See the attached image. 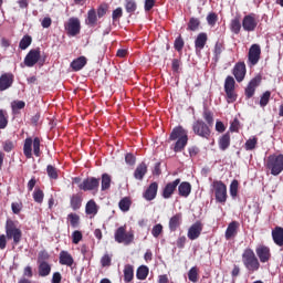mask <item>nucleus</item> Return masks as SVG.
Listing matches in <instances>:
<instances>
[{"instance_id":"nucleus-40","label":"nucleus","mask_w":283,"mask_h":283,"mask_svg":"<svg viewBox=\"0 0 283 283\" xmlns=\"http://www.w3.org/2000/svg\"><path fill=\"white\" fill-rule=\"evenodd\" d=\"M97 17H96V10L91 9L87 12V19H86V24L87 25H96Z\"/></svg>"},{"instance_id":"nucleus-56","label":"nucleus","mask_w":283,"mask_h":283,"mask_svg":"<svg viewBox=\"0 0 283 283\" xmlns=\"http://www.w3.org/2000/svg\"><path fill=\"white\" fill-rule=\"evenodd\" d=\"M123 17V8L118 7L116 8L112 13L113 21H118Z\"/></svg>"},{"instance_id":"nucleus-35","label":"nucleus","mask_w":283,"mask_h":283,"mask_svg":"<svg viewBox=\"0 0 283 283\" xmlns=\"http://www.w3.org/2000/svg\"><path fill=\"white\" fill-rule=\"evenodd\" d=\"M82 202H83V198L80 195H73L71 197V207L73 211L81 209Z\"/></svg>"},{"instance_id":"nucleus-3","label":"nucleus","mask_w":283,"mask_h":283,"mask_svg":"<svg viewBox=\"0 0 283 283\" xmlns=\"http://www.w3.org/2000/svg\"><path fill=\"white\" fill-rule=\"evenodd\" d=\"M266 169L272 176H280L283 171V155H270L266 160Z\"/></svg>"},{"instance_id":"nucleus-58","label":"nucleus","mask_w":283,"mask_h":283,"mask_svg":"<svg viewBox=\"0 0 283 283\" xmlns=\"http://www.w3.org/2000/svg\"><path fill=\"white\" fill-rule=\"evenodd\" d=\"M218 21V15L216 13H209L207 17V22L209 25H216V22Z\"/></svg>"},{"instance_id":"nucleus-30","label":"nucleus","mask_w":283,"mask_h":283,"mask_svg":"<svg viewBox=\"0 0 283 283\" xmlns=\"http://www.w3.org/2000/svg\"><path fill=\"white\" fill-rule=\"evenodd\" d=\"M230 145H231V135L227 133L223 136H221L219 139V149H221V151H227Z\"/></svg>"},{"instance_id":"nucleus-24","label":"nucleus","mask_w":283,"mask_h":283,"mask_svg":"<svg viewBox=\"0 0 283 283\" xmlns=\"http://www.w3.org/2000/svg\"><path fill=\"white\" fill-rule=\"evenodd\" d=\"M239 227L240 223H238V221L230 222L226 230V240H231V238H235V235H238Z\"/></svg>"},{"instance_id":"nucleus-29","label":"nucleus","mask_w":283,"mask_h":283,"mask_svg":"<svg viewBox=\"0 0 283 283\" xmlns=\"http://www.w3.org/2000/svg\"><path fill=\"white\" fill-rule=\"evenodd\" d=\"M85 65H87V59H85V56H80L71 63V67L75 72L83 70V67H85Z\"/></svg>"},{"instance_id":"nucleus-26","label":"nucleus","mask_w":283,"mask_h":283,"mask_svg":"<svg viewBox=\"0 0 283 283\" xmlns=\"http://www.w3.org/2000/svg\"><path fill=\"white\" fill-rule=\"evenodd\" d=\"M38 271H39L40 277H48V275L52 271V266L50 265V263L45 261H41L39 264Z\"/></svg>"},{"instance_id":"nucleus-49","label":"nucleus","mask_w":283,"mask_h":283,"mask_svg":"<svg viewBox=\"0 0 283 283\" xmlns=\"http://www.w3.org/2000/svg\"><path fill=\"white\" fill-rule=\"evenodd\" d=\"M8 127V117L3 109H0V129H6Z\"/></svg>"},{"instance_id":"nucleus-7","label":"nucleus","mask_w":283,"mask_h":283,"mask_svg":"<svg viewBox=\"0 0 283 283\" xmlns=\"http://www.w3.org/2000/svg\"><path fill=\"white\" fill-rule=\"evenodd\" d=\"M224 92L228 96V103H233L238 98V95H235V80L233 76H227Z\"/></svg>"},{"instance_id":"nucleus-61","label":"nucleus","mask_w":283,"mask_h":283,"mask_svg":"<svg viewBox=\"0 0 283 283\" xmlns=\"http://www.w3.org/2000/svg\"><path fill=\"white\" fill-rule=\"evenodd\" d=\"M187 243V237L181 235L177 239L178 249H185V244Z\"/></svg>"},{"instance_id":"nucleus-18","label":"nucleus","mask_w":283,"mask_h":283,"mask_svg":"<svg viewBox=\"0 0 283 283\" xmlns=\"http://www.w3.org/2000/svg\"><path fill=\"white\" fill-rule=\"evenodd\" d=\"M207 41H209V36L207 35V33L201 32L197 35L195 40V50L197 54H200V52L205 50V45H207Z\"/></svg>"},{"instance_id":"nucleus-17","label":"nucleus","mask_w":283,"mask_h":283,"mask_svg":"<svg viewBox=\"0 0 283 283\" xmlns=\"http://www.w3.org/2000/svg\"><path fill=\"white\" fill-rule=\"evenodd\" d=\"M200 233H202V223L197 221L188 229L187 235L189 240H198L200 238Z\"/></svg>"},{"instance_id":"nucleus-51","label":"nucleus","mask_w":283,"mask_h":283,"mask_svg":"<svg viewBox=\"0 0 283 283\" xmlns=\"http://www.w3.org/2000/svg\"><path fill=\"white\" fill-rule=\"evenodd\" d=\"M203 118L208 125H213V113H211V111L205 109Z\"/></svg>"},{"instance_id":"nucleus-45","label":"nucleus","mask_w":283,"mask_h":283,"mask_svg":"<svg viewBox=\"0 0 283 283\" xmlns=\"http://www.w3.org/2000/svg\"><path fill=\"white\" fill-rule=\"evenodd\" d=\"M13 114H17L19 109H23L25 107V102L23 101H14L11 103Z\"/></svg>"},{"instance_id":"nucleus-8","label":"nucleus","mask_w":283,"mask_h":283,"mask_svg":"<svg viewBox=\"0 0 283 283\" xmlns=\"http://www.w3.org/2000/svg\"><path fill=\"white\" fill-rule=\"evenodd\" d=\"M192 129L193 133L201 138H209V136H211V129H209V126L202 120L195 122Z\"/></svg>"},{"instance_id":"nucleus-27","label":"nucleus","mask_w":283,"mask_h":283,"mask_svg":"<svg viewBox=\"0 0 283 283\" xmlns=\"http://www.w3.org/2000/svg\"><path fill=\"white\" fill-rule=\"evenodd\" d=\"M147 174V164L142 163L137 166L134 172V178L136 180H143L145 178V175Z\"/></svg>"},{"instance_id":"nucleus-37","label":"nucleus","mask_w":283,"mask_h":283,"mask_svg":"<svg viewBox=\"0 0 283 283\" xmlns=\"http://www.w3.org/2000/svg\"><path fill=\"white\" fill-rule=\"evenodd\" d=\"M231 32L234 34H240V30H242V23H240V18H234L230 23Z\"/></svg>"},{"instance_id":"nucleus-16","label":"nucleus","mask_w":283,"mask_h":283,"mask_svg":"<svg viewBox=\"0 0 283 283\" xmlns=\"http://www.w3.org/2000/svg\"><path fill=\"white\" fill-rule=\"evenodd\" d=\"M233 76L238 83H242L244 81V76H247V64H244V62H239L234 65Z\"/></svg>"},{"instance_id":"nucleus-52","label":"nucleus","mask_w":283,"mask_h":283,"mask_svg":"<svg viewBox=\"0 0 283 283\" xmlns=\"http://www.w3.org/2000/svg\"><path fill=\"white\" fill-rule=\"evenodd\" d=\"M81 240H83V233H81V231H78V230H75L72 233L73 244H78V242H81Z\"/></svg>"},{"instance_id":"nucleus-57","label":"nucleus","mask_w":283,"mask_h":283,"mask_svg":"<svg viewBox=\"0 0 283 283\" xmlns=\"http://www.w3.org/2000/svg\"><path fill=\"white\" fill-rule=\"evenodd\" d=\"M184 48H185V41L182 40L181 36L177 38L175 40V50H177V52H180Z\"/></svg>"},{"instance_id":"nucleus-4","label":"nucleus","mask_w":283,"mask_h":283,"mask_svg":"<svg viewBox=\"0 0 283 283\" xmlns=\"http://www.w3.org/2000/svg\"><path fill=\"white\" fill-rule=\"evenodd\" d=\"M211 187L214 192L216 202H219V205H224L227 202V185L222 182L221 180H214L211 184Z\"/></svg>"},{"instance_id":"nucleus-6","label":"nucleus","mask_w":283,"mask_h":283,"mask_svg":"<svg viewBox=\"0 0 283 283\" xmlns=\"http://www.w3.org/2000/svg\"><path fill=\"white\" fill-rule=\"evenodd\" d=\"M6 233L8 240H13L14 244H19L21 242L22 232L21 229L17 228L13 222H7Z\"/></svg>"},{"instance_id":"nucleus-1","label":"nucleus","mask_w":283,"mask_h":283,"mask_svg":"<svg viewBox=\"0 0 283 283\" xmlns=\"http://www.w3.org/2000/svg\"><path fill=\"white\" fill-rule=\"evenodd\" d=\"M242 262L249 273L260 271V260L251 248H247L242 253Z\"/></svg>"},{"instance_id":"nucleus-55","label":"nucleus","mask_w":283,"mask_h":283,"mask_svg":"<svg viewBox=\"0 0 283 283\" xmlns=\"http://www.w3.org/2000/svg\"><path fill=\"white\" fill-rule=\"evenodd\" d=\"M69 220H70V223H71L72 227H78V220H80L78 214L70 213L69 214Z\"/></svg>"},{"instance_id":"nucleus-44","label":"nucleus","mask_w":283,"mask_h":283,"mask_svg":"<svg viewBox=\"0 0 283 283\" xmlns=\"http://www.w3.org/2000/svg\"><path fill=\"white\" fill-rule=\"evenodd\" d=\"M258 146V137H251L245 142V149L247 151H253Z\"/></svg>"},{"instance_id":"nucleus-13","label":"nucleus","mask_w":283,"mask_h":283,"mask_svg":"<svg viewBox=\"0 0 283 283\" xmlns=\"http://www.w3.org/2000/svg\"><path fill=\"white\" fill-rule=\"evenodd\" d=\"M255 253L262 264H266L271 260V249L266 245H258Z\"/></svg>"},{"instance_id":"nucleus-47","label":"nucleus","mask_w":283,"mask_h":283,"mask_svg":"<svg viewBox=\"0 0 283 283\" xmlns=\"http://www.w3.org/2000/svg\"><path fill=\"white\" fill-rule=\"evenodd\" d=\"M46 172H48L49 178H52L53 180H56V178H59V171L52 165H49L46 167Z\"/></svg>"},{"instance_id":"nucleus-41","label":"nucleus","mask_w":283,"mask_h":283,"mask_svg":"<svg viewBox=\"0 0 283 283\" xmlns=\"http://www.w3.org/2000/svg\"><path fill=\"white\" fill-rule=\"evenodd\" d=\"M32 45V36L30 35H24L19 44L20 50H28Z\"/></svg>"},{"instance_id":"nucleus-50","label":"nucleus","mask_w":283,"mask_h":283,"mask_svg":"<svg viewBox=\"0 0 283 283\" xmlns=\"http://www.w3.org/2000/svg\"><path fill=\"white\" fill-rule=\"evenodd\" d=\"M238 180H232V182L230 184V196L232 198H235L238 196Z\"/></svg>"},{"instance_id":"nucleus-48","label":"nucleus","mask_w":283,"mask_h":283,"mask_svg":"<svg viewBox=\"0 0 283 283\" xmlns=\"http://www.w3.org/2000/svg\"><path fill=\"white\" fill-rule=\"evenodd\" d=\"M200 27V20L196 18H191L188 23V29L191 30V32H196V30Z\"/></svg>"},{"instance_id":"nucleus-36","label":"nucleus","mask_w":283,"mask_h":283,"mask_svg":"<svg viewBox=\"0 0 283 283\" xmlns=\"http://www.w3.org/2000/svg\"><path fill=\"white\" fill-rule=\"evenodd\" d=\"M149 275V268L147 265H142L137 269L136 277L137 280H147Z\"/></svg>"},{"instance_id":"nucleus-20","label":"nucleus","mask_w":283,"mask_h":283,"mask_svg":"<svg viewBox=\"0 0 283 283\" xmlns=\"http://www.w3.org/2000/svg\"><path fill=\"white\" fill-rule=\"evenodd\" d=\"M178 185H180V179H176L172 182H168L163 190V198H165L166 200H168V198H171V196H174V191H176Z\"/></svg>"},{"instance_id":"nucleus-31","label":"nucleus","mask_w":283,"mask_h":283,"mask_svg":"<svg viewBox=\"0 0 283 283\" xmlns=\"http://www.w3.org/2000/svg\"><path fill=\"white\" fill-rule=\"evenodd\" d=\"M184 136H187V130H185L182 126H178L172 129L170 134V140H178L180 138H184Z\"/></svg>"},{"instance_id":"nucleus-63","label":"nucleus","mask_w":283,"mask_h":283,"mask_svg":"<svg viewBox=\"0 0 283 283\" xmlns=\"http://www.w3.org/2000/svg\"><path fill=\"white\" fill-rule=\"evenodd\" d=\"M41 25H42V28H44V29L50 28V25H52V18L45 17L44 19H42Z\"/></svg>"},{"instance_id":"nucleus-19","label":"nucleus","mask_w":283,"mask_h":283,"mask_svg":"<svg viewBox=\"0 0 283 283\" xmlns=\"http://www.w3.org/2000/svg\"><path fill=\"white\" fill-rule=\"evenodd\" d=\"M156 196H158V184L157 182H151L146 191L144 192L143 197L145 198V200H147L148 202H150V200H155Z\"/></svg>"},{"instance_id":"nucleus-32","label":"nucleus","mask_w":283,"mask_h":283,"mask_svg":"<svg viewBox=\"0 0 283 283\" xmlns=\"http://www.w3.org/2000/svg\"><path fill=\"white\" fill-rule=\"evenodd\" d=\"M134 280V265L126 264L124 266V282L129 283Z\"/></svg>"},{"instance_id":"nucleus-14","label":"nucleus","mask_w":283,"mask_h":283,"mask_svg":"<svg viewBox=\"0 0 283 283\" xmlns=\"http://www.w3.org/2000/svg\"><path fill=\"white\" fill-rule=\"evenodd\" d=\"M39 59H41V51L31 50L24 57V65H27V67H34V65L39 63Z\"/></svg>"},{"instance_id":"nucleus-9","label":"nucleus","mask_w":283,"mask_h":283,"mask_svg":"<svg viewBox=\"0 0 283 283\" xmlns=\"http://www.w3.org/2000/svg\"><path fill=\"white\" fill-rule=\"evenodd\" d=\"M64 28L69 36H76V34L81 33V20L78 18H71Z\"/></svg>"},{"instance_id":"nucleus-59","label":"nucleus","mask_w":283,"mask_h":283,"mask_svg":"<svg viewBox=\"0 0 283 283\" xmlns=\"http://www.w3.org/2000/svg\"><path fill=\"white\" fill-rule=\"evenodd\" d=\"M125 163H126V165L134 166V165H136V157H134L133 154H126Z\"/></svg>"},{"instance_id":"nucleus-34","label":"nucleus","mask_w":283,"mask_h":283,"mask_svg":"<svg viewBox=\"0 0 283 283\" xmlns=\"http://www.w3.org/2000/svg\"><path fill=\"white\" fill-rule=\"evenodd\" d=\"M189 138L187 136H184L181 138H179L174 147V151L178 153L185 149V147H187V143H188Z\"/></svg>"},{"instance_id":"nucleus-42","label":"nucleus","mask_w":283,"mask_h":283,"mask_svg":"<svg viewBox=\"0 0 283 283\" xmlns=\"http://www.w3.org/2000/svg\"><path fill=\"white\" fill-rule=\"evenodd\" d=\"M270 101H271V93L270 91H265L260 97V102H259L260 107H266Z\"/></svg>"},{"instance_id":"nucleus-15","label":"nucleus","mask_w":283,"mask_h":283,"mask_svg":"<svg viewBox=\"0 0 283 283\" xmlns=\"http://www.w3.org/2000/svg\"><path fill=\"white\" fill-rule=\"evenodd\" d=\"M14 83V75L12 73H4L0 76V92L10 90Z\"/></svg>"},{"instance_id":"nucleus-11","label":"nucleus","mask_w":283,"mask_h":283,"mask_svg":"<svg viewBox=\"0 0 283 283\" xmlns=\"http://www.w3.org/2000/svg\"><path fill=\"white\" fill-rule=\"evenodd\" d=\"M99 185H101V180L98 178L91 177V178L84 179L78 187L82 191H94L98 189Z\"/></svg>"},{"instance_id":"nucleus-43","label":"nucleus","mask_w":283,"mask_h":283,"mask_svg":"<svg viewBox=\"0 0 283 283\" xmlns=\"http://www.w3.org/2000/svg\"><path fill=\"white\" fill-rule=\"evenodd\" d=\"M136 0H126L125 10L128 14H134L136 12Z\"/></svg>"},{"instance_id":"nucleus-5","label":"nucleus","mask_w":283,"mask_h":283,"mask_svg":"<svg viewBox=\"0 0 283 283\" xmlns=\"http://www.w3.org/2000/svg\"><path fill=\"white\" fill-rule=\"evenodd\" d=\"M114 238L118 244H132L134 242V232H127L125 226H122L115 231Z\"/></svg>"},{"instance_id":"nucleus-23","label":"nucleus","mask_w":283,"mask_h":283,"mask_svg":"<svg viewBox=\"0 0 283 283\" xmlns=\"http://www.w3.org/2000/svg\"><path fill=\"white\" fill-rule=\"evenodd\" d=\"M260 85V77H254L250 81L245 88L247 98H252L253 94H255V88Z\"/></svg>"},{"instance_id":"nucleus-60","label":"nucleus","mask_w":283,"mask_h":283,"mask_svg":"<svg viewBox=\"0 0 283 283\" xmlns=\"http://www.w3.org/2000/svg\"><path fill=\"white\" fill-rule=\"evenodd\" d=\"M11 209H12L13 213L19 214V213H21V209H23V205L19 203V202H13L11 205Z\"/></svg>"},{"instance_id":"nucleus-62","label":"nucleus","mask_w":283,"mask_h":283,"mask_svg":"<svg viewBox=\"0 0 283 283\" xmlns=\"http://www.w3.org/2000/svg\"><path fill=\"white\" fill-rule=\"evenodd\" d=\"M101 264H102V266H109L112 264V258H109L107 254H105L101 259Z\"/></svg>"},{"instance_id":"nucleus-33","label":"nucleus","mask_w":283,"mask_h":283,"mask_svg":"<svg viewBox=\"0 0 283 283\" xmlns=\"http://www.w3.org/2000/svg\"><path fill=\"white\" fill-rule=\"evenodd\" d=\"M85 213L87 216H96V213H98V206H96V201L90 200L86 203Z\"/></svg>"},{"instance_id":"nucleus-54","label":"nucleus","mask_w":283,"mask_h":283,"mask_svg":"<svg viewBox=\"0 0 283 283\" xmlns=\"http://www.w3.org/2000/svg\"><path fill=\"white\" fill-rule=\"evenodd\" d=\"M160 233H163V224L157 223L153 227L151 235H154L155 238H158Z\"/></svg>"},{"instance_id":"nucleus-10","label":"nucleus","mask_w":283,"mask_h":283,"mask_svg":"<svg viewBox=\"0 0 283 283\" xmlns=\"http://www.w3.org/2000/svg\"><path fill=\"white\" fill-rule=\"evenodd\" d=\"M262 54V49L260 44H252L248 52V61L250 65H258L260 63V56Z\"/></svg>"},{"instance_id":"nucleus-39","label":"nucleus","mask_w":283,"mask_h":283,"mask_svg":"<svg viewBox=\"0 0 283 283\" xmlns=\"http://www.w3.org/2000/svg\"><path fill=\"white\" fill-rule=\"evenodd\" d=\"M118 207L120 211H124V212L129 211V208L132 207V199H129L128 197L123 198L119 201Z\"/></svg>"},{"instance_id":"nucleus-25","label":"nucleus","mask_w":283,"mask_h":283,"mask_svg":"<svg viewBox=\"0 0 283 283\" xmlns=\"http://www.w3.org/2000/svg\"><path fill=\"white\" fill-rule=\"evenodd\" d=\"M60 264L63 266H72L74 264V258L67 251L60 252Z\"/></svg>"},{"instance_id":"nucleus-64","label":"nucleus","mask_w":283,"mask_h":283,"mask_svg":"<svg viewBox=\"0 0 283 283\" xmlns=\"http://www.w3.org/2000/svg\"><path fill=\"white\" fill-rule=\"evenodd\" d=\"M62 276L60 272L53 273L52 283H61Z\"/></svg>"},{"instance_id":"nucleus-21","label":"nucleus","mask_w":283,"mask_h":283,"mask_svg":"<svg viewBox=\"0 0 283 283\" xmlns=\"http://www.w3.org/2000/svg\"><path fill=\"white\" fill-rule=\"evenodd\" d=\"M272 240L276 247H283V228L275 227L272 230Z\"/></svg>"},{"instance_id":"nucleus-53","label":"nucleus","mask_w":283,"mask_h":283,"mask_svg":"<svg viewBox=\"0 0 283 283\" xmlns=\"http://www.w3.org/2000/svg\"><path fill=\"white\" fill-rule=\"evenodd\" d=\"M33 199L35 202L40 203L43 202V192L41 189H35L33 192Z\"/></svg>"},{"instance_id":"nucleus-22","label":"nucleus","mask_w":283,"mask_h":283,"mask_svg":"<svg viewBox=\"0 0 283 283\" xmlns=\"http://www.w3.org/2000/svg\"><path fill=\"white\" fill-rule=\"evenodd\" d=\"M182 224V213H176L169 219V230L170 231H178V228Z\"/></svg>"},{"instance_id":"nucleus-38","label":"nucleus","mask_w":283,"mask_h":283,"mask_svg":"<svg viewBox=\"0 0 283 283\" xmlns=\"http://www.w3.org/2000/svg\"><path fill=\"white\" fill-rule=\"evenodd\" d=\"M112 187V177L108 174L102 175V191H107Z\"/></svg>"},{"instance_id":"nucleus-46","label":"nucleus","mask_w":283,"mask_h":283,"mask_svg":"<svg viewBox=\"0 0 283 283\" xmlns=\"http://www.w3.org/2000/svg\"><path fill=\"white\" fill-rule=\"evenodd\" d=\"M188 280L193 283L198 282V268L193 266L189 270Z\"/></svg>"},{"instance_id":"nucleus-12","label":"nucleus","mask_w":283,"mask_h":283,"mask_svg":"<svg viewBox=\"0 0 283 283\" xmlns=\"http://www.w3.org/2000/svg\"><path fill=\"white\" fill-rule=\"evenodd\" d=\"M242 28L245 32H255V28H258V20L253 14H248L242 20Z\"/></svg>"},{"instance_id":"nucleus-2","label":"nucleus","mask_w":283,"mask_h":283,"mask_svg":"<svg viewBox=\"0 0 283 283\" xmlns=\"http://www.w3.org/2000/svg\"><path fill=\"white\" fill-rule=\"evenodd\" d=\"M32 146L34 156L39 158L41 156V139L39 137H35L33 140L32 137H28L24 140L23 154L25 158H32Z\"/></svg>"},{"instance_id":"nucleus-28","label":"nucleus","mask_w":283,"mask_h":283,"mask_svg":"<svg viewBox=\"0 0 283 283\" xmlns=\"http://www.w3.org/2000/svg\"><path fill=\"white\" fill-rule=\"evenodd\" d=\"M179 196L182 198H189V195L191 193V184L184 181L178 187Z\"/></svg>"}]
</instances>
